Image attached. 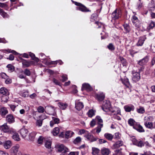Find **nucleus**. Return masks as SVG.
I'll use <instances>...</instances> for the list:
<instances>
[{"label": "nucleus", "mask_w": 155, "mask_h": 155, "mask_svg": "<svg viewBox=\"0 0 155 155\" xmlns=\"http://www.w3.org/2000/svg\"><path fill=\"white\" fill-rule=\"evenodd\" d=\"M98 142L100 144H102L107 142V141L102 139H99L98 140Z\"/></svg>", "instance_id": "59"}, {"label": "nucleus", "mask_w": 155, "mask_h": 155, "mask_svg": "<svg viewBox=\"0 0 155 155\" xmlns=\"http://www.w3.org/2000/svg\"><path fill=\"white\" fill-rule=\"evenodd\" d=\"M155 26V23L153 21H152L150 24L149 28V29H152Z\"/></svg>", "instance_id": "64"}, {"label": "nucleus", "mask_w": 155, "mask_h": 155, "mask_svg": "<svg viewBox=\"0 0 155 155\" xmlns=\"http://www.w3.org/2000/svg\"><path fill=\"white\" fill-rule=\"evenodd\" d=\"M123 145V142L122 141H117L114 144L112 148L113 149H115L119 148L120 146H122Z\"/></svg>", "instance_id": "19"}, {"label": "nucleus", "mask_w": 155, "mask_h": 155, "mask_svg": "<svg viewBox=\"0 0 155 155\" xmlns=\"http://www.w3.org/2000/svg\"><path fill=\"white\" fill-rule=\"evenodd\" d=\"M102 110L105 112L111 113H114V111L113 110V108L111 107L110 103L109 101H104L102 107Z\"/></svg>", "instance_id": "1"}, {"label": "nucleus", "mask_w": 155, "mask_h": 155, "mask_svg": "<svg viewBox=\"0 0 155 155\" xmlns=\"http://www.w3.org/2000/svg\"><path fill=\"white\" fill-rule=\"evenodd\" d=\"M96 110L93 109L89 110L87 113V115L89 117H92L95 115Z\"/></svg>", "instance_id": "23"}, {"label": "nucleus", "mask_w": 155, "mask_h": 155, "mask_svg": "<svg viewBox=\"0 0 155 155\" xmlns=\"http://www.w3.org/2000/svg\"><path fill=\"white\" fill-rule=\"evenodd\" d=\"M95 119L98 122V125L99 124H103V120L100 117L97 116Z\"/></svg>", "instance_id": "51"}, {"label": "nucleus", "mask_w": 155, "mask_h": 155, "mask_svg": "<svg viewBox=\"0 0 155 155\" xmlns=\"http://www.w3.org/2000/svg\"><path fill=\"white\" fill-rule=\"evenodd\" d=\"M124 109L127 112L133 111L135 109L134 106L132 104L126 105L124 107Z\"/></svg>", "instance_id": "12"}, {"label": "nucleus", "mask_w": 155, "mask_h": 155, "mask_svg": "<svg viewBox=\"0 0 155 155\" xmlns=\"http://www.w3.org/2000/svg\"><path fill=\"white\" fill-rule=\"evenodd\" d=\"M103 126V124H99L98 125V126L96 128V133L97 134H99L101 130V128Z\"/></svg>", "instance_id": "45"}, {"label": "nucleus", "mask_w": 155, "mask_h": 155, "mask_svg": "<svg viewBox=\"0 0 155 155\" xmlns=\"http://www.w3.org/2000/svg\"><path fill=\"white\" fill-rule=\"evenodd\" d=\"M59 128L58 127H55L52 132V133L54 136L58 134L59 132Z\"/></svg>", "instance_id": "40"}, {"label": "nucleus", "mask_w": 155, "mask_h": 155, "mask_svg": "<svg viewBox=\"0 0 155 155\" xmlns=\"http://www.w3.org/2000/svg\"><path fill=\"white\" fill-rule=\"evenodd\" d=\"M41 60H42L41 62L44 63L46 65H48L50 64V62L48 59L45 57L43 58H41Z\"/></svg>", "instance_id": "39"}, {"label": "nucleus", "mask_w": 155, "mask_h": 155, "mask_svg": "<svg viewBox=\"0 0 155 155\" xmlns=\"http://www.w3.org/2000/svg\"><path fill=\"white\" fill-rule=\"evenodd\" d=\"M2 130L4 132L12 134L15 131V130L12 128L10 127L7 125L6 123H5L1 127Z\"/></svg>", "instance_id": "3"}, {"label": "nucleus", "mask_w": 155, "mask_h": 155, "mask_svg": "<svg viewBox=\"0 0 155 155\" xmlns=\"http://www.w3.org/2000/svg\"><path fill=\"white\" fill-rule=\"evenodd\" d=\"M20 147L18 144H16L13 146L11 149V155H21L19 150Z\"/></svg>", "instance_id": "5"}, {"label": "nucleus", "mask_w": 155, "mask_h": 155, "mask_svg": "<svg viewBox=\"0 0 155 155\" xmlns=\"http://www.w3.org/2000/svg\"><path fill=\"white\" fill-rule=\"evenodd\" d=\"M6 120L9 124L13 123L15 121L13 116L11 114L8 115L6 116Z\"/></svg>", "instance_id": "21"}, {"label": "nucleus", "mask_w": 155, "mask_h": 155, "mask_svg": "<svg viewBox=\"0 0 155 155\" xmlns=\"http://www.w3.org/2000/svg\"><path fill=\"white\" fill-rule=\"evenodd\" d=\"M45 109L51 114H52V113L54 112L55 110L54 107L52 106H47L45 107Z\"/></svg>", "instance_id": "22"}, {"label": "nucleus", "mask_w": 155, "mask_h": 155, "mask_svg": "<svg viewBox=\"0 0 155 155\" xmlns=\"http://www.w3.org/2000/svg\"><path fill=\"white\" fill-rule=\"evenodd\" d=\"M146 39V38L145 37H140L139 38V40L136 44L137 46H142L143 45Z\"/></svg>", "instance_id": "20"}, {"label": "nucleus", "mask_w": 155, "mask_h": 155, "mask_svg": "<svg viewBox=\"0 0 155 155\" xmlns=\"http://www.w3.org/2000/svg\"><path fill=\"white\" fill-rule=\"evenodd\" d=\"M42 122L43 120L39 119L37 120L36 122V125L38 127H41L42 125Z\"/></svg>", "instance_id": "48"}, {"label": "nucleus", "mask_w": 155, "mask_h": 155, "mask_svg": "<svg viewBox=\"0 0 155 155\" xmlns=\"http://www.w3.org/2000/svg\"><path fill=\"white\" fill-rule=\"evenodd\" d=\"M12 136V138L15 140L16 141H19L20 140V138L18 134L16 132V130L13 133Z\"/></svg>", "instance_id": "27"}, {"label": "nucleus", "mask_w": 155, "mask_h": 155, "mask_svg": "<svg viewBox=\"0 0 155 155\" xmlns=\"http://www.w3.org/2000/svg\"><path fill=\"white\" fill-rule=\"evenodd\" d=\"M57 147L58 152H62L65 153L69 151L68 149L63 144L58 145Z\"/></svg>", "instance_id": "7"}, {"label": "nucleus", "mask_w": 155, "mask_h": 155, "mask_svg": "<svg viewBox=\"0 0 155 155\" xmlns=\"http://www.w3.org/2000/svg\"><path fill=\"white\" fill-rule=\"evenodd\" d=\"M0 93L2 95H9V91L5 87H2L0 89Z\"/></svg>", "instance_id": "17"}, {"label": "nucleus", "mask_w": 155, "mask_h": 155, "mask_svg": "<svg viewBox=\"0 0 155 155\" xmlns=\"http://www.w3.org/2000/svg\"><path fill=\"white\" fill-rule=\"evenodd\" d=\"M122 83L124 84L127 87H129L130 86V84L128 79L127 78H124V79H121Z\"/></svg>", "instance_id": "26"}, {"label": "nucleus", "mask_w": 155, "mask_h": 155, "mask_svg": "<svg viewBox=\"0 0 155 155\" xmlns=\"http://www.w3.org/2000/svg\"><path fill=\"white\" fill-rule=\"evenodd\" d=\"M0 76L2 78L4 79L8 78V76L4 73H0Z\"/></svg>", "instance_id": "60"}, {"label": "nucleus", "mask_w": 155, "mask_h": 155, "mask_svg": "<svg viewBox=\"0 0 155 155\" xmlns=\"http://www.w3.org/2000/svg\"><path fill=\"white\" fill-rule=\"evenodd\" d=\"M136 110L138 113L140 114H143L145 111L144 108L141 106L139 107L138 108H137Z\"/></svg>", "instance_id": "33"}, {"label": "nucleus", "mask_w": 155, "mask_h": 155, "mask_svg": "<svg viewBox=\"0 0 155 155\" xmlns=\"http://www.w3.org/2000/svg\"><path fill=\"white\" fill-rule=\"evenodd\" d=\"M121 11L119 10L116 9L112 14L111 17L113 20L118 19L121 16Z\"/></svg>", "instance_id": "6"}, {"label": "nucleus", "mask_w": 155, "mask_h": 155, "mask_svg": "<svg viewBox=\"0 0 155 155\" xmlns=\"http://www.w3.org/2000/svg\"><path fill=\"white\" fill-rule=\"evenodd\" d=\"M96 97L97 99L99 101L103 100L104 98V95L102 93L96 94Z\"/></svg>", "instance_id": "30"}, {"label": "nucleus", "mask_w": 155, "mask_h": 155, "mask_svg": "<svg viewBox=\"0 0 155 155\" xmlns=\"http://www.w3.org/2000/svg\"><path fill=\"white\" fill-rule=\"evenodd\" d=\"M84 105L83 103L79 101H75V107L78 110H80L84 107Z\"/></svg>", "instance_id": "13"}, {"label": "nucleus", "mask_w": 155, "mask_h": 155, "mask_svg": "<svg viewBox=\"0 0 155 155\" xmlns=\"http://www.w3.org/2000/svg\"><path fill=\"white\" fill-rule=\"evenodd\" d=\"M130 140L132 141L134 145L139 147H141L144 145V143L142 140H137L134 136H130Z\"/></svg>", "instance_id": "4"}, {"label": "nucleus", "mask_w": 155, "mask_h": 155, "mask_svg": "<svg viewBox=\"0 0 155 155\" xmlns=\"http://www.w3.org/2000/svg\"><path fill=\"white\" fill-rule=\"evenodd\" d=\"M81 90L82 91L85 90L89 91L92 90V88L89 84L85 83L82 84Z\"/></svg>", "instance_id": "8"}, {"label": "nucleus", "mask_w": 155, "mask_h": 155, "mask_svg": "<svg viewBox=\"0 0 155 155\" xmlns=\"http://www.w3.org/2000/svg\"><path fill=\"white\" fill-rule=\"evenodd\" d=\"M71 0L73 3L74 4L78 6V7L76 8V9L77 10H79L84 12H87L90 11V10L87 7L81 3L74 1L73 0Z\"/></svg>", "instance_id": "2"}, {"label": "nucleus", "mask_w": 155, "mask_h": 155, "mask_svg": "<svg viewBox=\"0 0 155 155\" xmlns=\"http://www.w3.org/2000/svg\"><path fill=\"white\" fill-rule=\"evenodd\" d=\"M149 60L148 57L146 56L141 60L139 61L138 63L141 66H143L145 65L148 62Z\"/></svg>", "instance_id": "14"}, {"label": "nucleus", "mask_w": 155, "mask_h": 155, "mask_svg": "<svg viewBox=\"0 0 155 155\" xmlns=\"http://www.w3.org/2000/svg\"><path fill=\"white\" fill-rule=\"evenodd\" d=\"M132 21L134 25L137 28L139 27L140 22L137 17L135 15L133 16L132 18Z\"/></svg>", "instance_id": "9"}, {"label": "nucleus", "mask_w": 155, "mask_h": 155, "mask_svg": "<svg viewBox=\"0 0 155 155\" xmlns=\"http://www.w3.org/2000/svg\"><path fill=\"white\" fill-rule=\"evenodd\" d=\"M97 16L96 14H93L91 16V21L93 22L94 20L97 19Z\"/></svg>", "instance_id": "54"}, {"label": "nucleus", "mask_w": 155, "mask_h": 155, "mask_svg": "<svg viewBox=\"0 0 155 155\" xmlns=\"http://www.w3.org/2000/svg\"><path fill=\"white\" fill-rule=\"evenodd\" d=\"M100 150L95 147H92V153L93 155H98L100 152Z\"/></svg>", "instance_id": "38"}, {"label": "nucleus", "mask_w": 155, "mask_h": 155, "mask_svg": "<svg viewBox=\"0 0 155 155\" xmlns=\"http://www.w3.org/2000/svg\"><path fill=\"white\" fill-rule=\"evenodd\" d=\"M8 96L9 95H2L1 97V101L3 103L7 102L9 99Z\"/></svg>", "instance_id": "37"}, {"label": "nucleus", "mask_w": 155, "mask_h": 155, "mask_svg": "<svg viewBox=\"0 0 155 155\" xmlns=\"http://www.w3.org/2000/svg\"><path fill=\"white\" fill-rule=\"evenodd\" d=\"M1 51L4 53H6V52L8 53H12L13 54H15V55H17L18 54V53L15 51L9 49H7L2 50Z\"/></svg>", "instance_id": "36"}, {"label": "nucleus", "mask_w": 155, "mask_h": 155, "mask_svg": "<svg viewBox=\"0 0 155 155\" xmlns=\"http://www.w3.org/2000/svg\"><path fill=\"white\" fill-rule=\"evenodd\" d=\"M53 82L56 85L60 86L61 85V83L58 80L54 78L53 79Z\"/></svg>", "instance_id": "61"}, {"label": "nucleus", "mask_w": 155, "mask_h": 155, "mask_svg": "<svg viewBox=\"0 0 155 155\" xmlns=\"http://www.w3.org/2000/svg\"><path fill=\"white\" fill-rule=\"evenodd\" d=\"M154 124V122L153 123L151 122H149L144 124V125L147 128L150 130H152L155 129V126Z\"/></svg>", "instance_id": "18"}, {"label": "nucleus", "mask_w": 155, "mask_h": 155, "mask_svg": "<svg viewBox=\"0 0 155 155\" xmlns=\"http://www.w3.org/2000/svg\"><path fill=\"white\" fill-rule=\"evenodd\" d=\"M148 8L151 11H154L155 8V5L153 1H151L148 5Z\"/></svg>", "instance_id": "32"}, {"label": "nucleus", "mask_w": 155, "mask_h": 155, "mask_svg": "<svg viewBox=\"0 0 155 155\" xmlns=\"http://www.w3.org/2000/svg\"><path fill=\"white\" fill-rule=\"evenodd\" d=\"M24 73L26 75L28 76H30L31 74V72L28 69H25L24 70Z\"/></svg>", "instance_id": "58"}, {"label": "nucleus", "mask_w": 155, "mask_h": 155, "mask_svg": "<svg viewBox=\"0 0 155 155\" xmlns=\"http://www.w3.org/2000/svg\"><path fill=\"white\" fill-rule=\"evenodd\" d=\"M22 64L25 67H28L30 65V62L24 60L22 62Z\"/></svg>", "instance_id": "46"}, {"label": "nucleus", "mask_w": 155, "mask_h": 155, "mask_svg": "<svg viewBox=\"0 0 155 155\" xmlns=\"http://www.w3.org/2000/svg\"><path fill=\"white\" fill-rule=\"evenodd\" d=\"M39 113H43L44 111V109L43 107L39 106L37 109Z\"/></svg>", "instance_id": "62"}, {"label": "nucleus", "mask_w": 155, "mask_h": 155, "mask_svg": "<svg viewBox=\"0 0 155 155\" xmlns=\"http://www.w3.org/2000/svg\"><path fill=\"white\" fill-rule=\"evenodd\" d=\"M113 110H114V113H111V114L114 115L120 114V110L119 109L115 108L114 109L113 108Z\"/></svg>", "instance_id": "44"}, {"label": "nucleus", "mask_w": 155, "mask_h": 155, "mask_svg": "<svg viewBox=\"0 0 155 155\" xmlns=\"http://www.w3.org/2000/svg\"><path fill=\"white\" fill-rule=\"evenodd\" d=\"M108 48L111 51H113L114 50L115 48L114 46L112 43H110L107 46Z\"/></svg>", "instance_id": "56"}, {"label": "nucleus", "mask_w": 155, "mask_h": 155, "mask_svg": "<svg viewBox=\"0 0 155 155\" xmlns=\"http://www.w3.org/2000/svg\"><path fill=\"white\" fill-rule=\"evenodd\" d=\"M95 119H93L90 122V125L91 127H93L96 124V121Z\"/></svg>", "instance_id": "63"}, {"label": "nucleus", "mask_w": 155, "mask_h": 155, "mask_svg": "<svg viewBox=\"0 0 155 155\" xmlns=\"http://www.w3.org/2000/svg\"><path fill=\"white\" fill-rule=\"evenodd\" d=\"M0 113L2 117H4L8 113V111L6 108L2 107L0 109Z\"/></svg>", "instance_id": "29"}, {"label": "nucleus", "mask_w": 155, "mask_h": 155, "mask_svg": "<svg viewBox=\"0 0 155 155\" xmlns=\"http://www.w3.org/2000/svg\"><path fill=\"white\" fill-rule=\"evenodd\" d=\"M113 155H122V153L120 150H116L115 151Z\"/></svg>", "instance_id": "55"}, {"label": "nucleus", "mask_w": 155, "mask_h": 155, "mask_svg": "<svg viewBox=\"0 0 155 155\" xmlns=\"http://www.w3.org/2000/svg\"><path fill=\"white\" fill-rule=\"evenodd\" d=\"M128 123L130 126L133 127L134 128V127L136 126V124L138 123L136 122L133 119L130 118L128 120Z\"/></svg>", "instance_id": "25"}, {"label": "nucleus", "mask_w": 155, "mask_h": 155, "mask_svg": "<svg viewBox=\"0 0 155 155\" xmlns=\"http://www.w3.org/2000/svg\"><path fill=\"white\" fill-rule=\"evenodd\" d=\"M20 132L22 137L24 138L28 135V131L26 128H23L20 130Z\"/></svg>", "instance_id": "11"}, {"label": "nucleus", "mask_w": 155, "mask_h": 155, "mask_svg": "<svg viewBox=\"0 0 155 155\" xmlns=\"http://www.w3.org/2000/svg\"><path fill=\"white\" fill-rule=\"evenodd\" d=\"M124 29L127 33L129 32L130 31V27L127 24H125L124 25Z\"/></svg>", "instance_id": "53"}, {"label": "nucleus", "mask_w": 155, "mask_h": 155, "mask_svg": "<svg viewBox=\"0 0 155 155\" xmlns=\"http://www.w3.org/2000/svg\"><path fill=\"white\" fill-rule=\"evenodd\" d=\"M140 78V76L139 73L136 72L133 73L132 79L134 82H136L138 81Z\"/></svg>", "instance_id": "10"}, {"label": "nucleus", "mask_w": 155, "mask_h": 155, "mask_svg": "<svg viewBox=\"0 0 155 155\" xmlns=\"http://www.w3.org/2000/svg\"><path fill=\"white\" fill-rule=\"evenodd\" d=\"M74 134V132L71 130L67 131L65 133V137L67 139L71 137Z\"/></svg>", "instance_id": "28"}, {"label": "nucleus", "mask_w": 155, "mask_h": 155, "mask_svg": "<svg viewBox=\"0 0 155 155\" xmlns=\"http://www.w3.org/2000/svg\"><path fill=\"white\" fill-rule=\"evenodd\" d=\"M110 152L109 150L105 147H103L101 150V153L102 155H108Z\"/></svg>", "instance_id": "24"}, {"label": "nucleus", "mask_w": 155, "mask_h": 155, "mask_svg": "<svg viewBox=\"0 0 155 155\" xmlns=\"http://www.w3.org/2000/svg\"><path fill=\"white\" fill-rule=\"evenodd\" d=\"M12 146V142L9 140H7L4 141L3 143V146L6 149H9Z\"/></svg>", "instance_id": "16"}, {"label": "nucleus", "mask_w": 155, "mask_h": 155, "mask_svg": "<svg viewBox=\"0 0 155 155\" xmlns=\"http://www.w3.org/2000/svg\"><path fill=\"white\" fill-rule=\"evenodd\" d=\"M58 63H59V64H63V63L62 61L60 60H57L55 61H51L50 62V64H57Z\"/></svg>", "instance_id": "52"}, {"label": "nucleus", "mask_w": 155, "mask_h": 155, "mask_svg": "<svg viewBox=\"0 0 155 155\" xmlns=\"http://www.w3.org/2000/svg\"><path fill=\"white\" fill-rule=\"evenodd\" d=\"M81 138L80 137H77L74 140V143L75 144H78L81 142Z\"/></svg>", "instance_id": "50"}, {"label": "nucleus", "mask_w": 155, "mask_h": 155, "mask_svg": "<svg viewBox=\"0 0 155 155\" xmlns=\"http://www.w3.org/2000/svg\"><path fill=\"white\" fill-rule=\"evenodd\" d=\"M134 129L140 133L144 132H145V130L143 128V127L138 123L137 124H136V126L134 127Z\"/></svg>", "instance_id": "15"}, {"label": "nucleus", "mask_w": 155, "mask_h": 155, "mask_svg": "<svg viewBox=\"0 0 155 155\" xmlns=\"http://www.w3.org/2000/svg\"><path fill=\"white\" fill-rule=\"evenodd\" d=\"M104 137L109 140H111L113 138V135L110 134L106 133L104 134Z\"/></svg>", "instance_id": "34"}, {"label": "nucleus", "mask_w": 155, "mask_h": 155, "mask_svg": "<svg viewBox=\"0 0 155 155\" xmlns=\"http://www.w3.org/2000/svg\"><path fill=\"white\" fill-rule=\"evenodd\" d=\"M52 120L54 121L55 124H57L59 123L60 120L58 118L54 117H52Z\"/></svg>", "instance_id": "57"}, {"label": "nucleus", "mask_w": 155, "mask_h": 155, "mask_svg": "<svg viewBox=\"0 0 155 155\" xmlns=\"http://www.w3.org/2000/svg\"><path fill=\"white\" fill-rule=\"evenodd\" d=\"M46 139L45 138H44L42 136L39 137L38 140V143L40 144H42L44 141H45Z\"/></svg>", "instance_id": "49"}, {"label": "nucleus", "mask_w": 155, "mask_h": 155, "mask_svg": "<svg viewBox=\"0 0 155 155\" xmlns=\"http://www.w3.org/2000/svg\"><path fill=\"white\" fill-rule=\"evenodd\" d=\"M153 118L151 116H146L144 118V124L150 122Z\"/></svg>", "instance_id": "35"}, {"label": "nucleus", "mask_w": 155, "mask_h": 155, "mask_svg": "<svg viewBox=\"0 0 155 155\" xmlns=\"http://www.w3.org/2000/svg\"><path fill=\"white\" fill-rule=\"evenodd\" d=\"M0 14L4 18H8V15L7 14L4 12L3 10L0 8Z\"/></svg>", "instance_id": "42"}, {"label": "nucleus", "mask_w": 155, "mask_h": 155, "mask_svg": "<svg viewBox=\"0 0 155 155\" xmlns=\"http://www.w3.org/2000/svg\"><path fill=\"white\" fill-rule=\"evenodd\" d=\"M92 136V135L91 134L89 133L87 131V132H86L85 133V134L84 135L85 137L88 140L90 141H91V139Z\"/></svg>", "instance_id": "43"}, {"label": "nucleus", "mask_w": 155, "mask_h": 155, "mask_svg": "<svg viewBox=\"0 0 155 155\" xmlns=\"http://www.w3.org/2000/svg\"><path fill=\"white\" fill-rule=\"evenodd\" d=\"M58 105L60 109L65 110L68 107V104L65 103L59 102L58 103Z\"/></svg>", "instance_id": "31"}, {"label": "nucleus", "mask_w": 155, "mask_h": 155, "mask_svg": "<svg viewBox=\"0 0 155 155\" xmlns=\"http://www.w3.org/2000/svg\"><path fill=\"white\" fill-rule=\"evenodd\" d=\"M45 146V147L48 148H51V142L49 140L46 139Z\"/></svg>", "instance_id": "41"}, {"label": "nucleus", "mask_w": 155, "mask_h": 155, "mask_svg": "<svg viewBox=\"0 0 155 155\" xmlns=\"http://www.w3.org/2000/svg\"><path fill=\"white\" fill-rule=\"evenodd\" d=\"M36 133L35 132H32L29 134V138L31 140H32L35 137Z\"/></svg>", "instance_id": "47"}]
</instances>
